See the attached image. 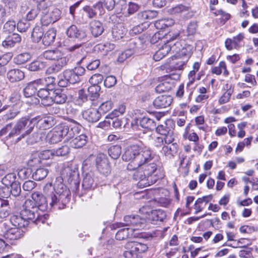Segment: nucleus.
Masks as SVG:
<instances>
[{
  "label": "nucleus",
  "mask_w": 258,
  "mask_h": 258,
  "mask_svg": "<svg viewBox=\"0 0 258 258\" xmlns=\"http://www.w3.org/2000/svg\"><path fill=\"white\" fill-rule=\"evenodd\" d=\"M63 179L68 180L73 190L78 189L80 180L78 171L69 166L64 167L61 169V176L57 177L54 183L53 188L55 194H51L46 198L39 192H34L31 196V201L33 203L32 206L37 210L45 211L47 209L49 202L51 207L56 206L59 209H63L71 198L70 190L62 183Z\"/></svg>",
  "instance_id": "1"
},
{
  "label": "nucleus",
  "mask_w": 258,
  "mask_h": 258,
  "mask_svg": "<svg viewBox=\"0 0 258 258\" xmlns=\"http://www.w3.org/2000/svg\"><path fill=\"white\" fill-rule=\"evenodd\" d=\"M67 120L70 121V124L66 123H60L47 134L46 140L49 143H57L65 137L68 140L73 138L76 134L79 133L82 127L81 125L73 119L68 118Z\"/></svg>",
  "instance_id": "2"
},
{
  "label": "nucleus",
  "mask_w": 258,
  "mask_h": 258,
  "mask_svg": "<svg viewBox=\"0 0 258 258\" xmlns=\"http://www.w3.org/2000/svg\"><path fill=\"white\" fill-rule=\"evenodd\" d=\"M157 165L153 160L151 162L144 163L140 167L136 169L134 174V178L138 181L137 185L139 188H144L153 183L150 179L151 175L157 170Z\"/></svg>",
  "instance_id": "3"
},
{
  "label": "nucleus",
  "mask_w": 258,
  "mask_h": 258,
  "mask_svg": "<svg viewBox=\"0 0 258 258\" xmlns=\"http://www.w3.org/2000/svg\"><path fill=\"white\" fill-rule=\"evenodd\" d=\"M34 127V123L32 118L30 119L27 117H22L18 120L9 134V137L13 138L20 135L17 139V141H19L29 135L33 131Z\"/></svg>",
  "instance_id": "4"
},
{
  "label": "nucleus",
  "mask_w": 258,
  "mask_h": 258,
  "mask_svg": "<svg viewBox=\"0 0 258 258\" xmlns=\"http://www.w3.org/2000/svg\"><path fill=\"white\" fill-rule=\"evenodd\" d=\"M124 247L126 250L123 255L125 258H142V254L148 250L146 244L137 241H128Z\"/></svg>",
  "instance_id": "5"
},
{
  "label": "nucleus",
  "mask_w": 258,
  "mask_h": 258,
  "mask_svg": "<svg viewBox=\"0 0 258 258\" xmlns=\"http://www.w3.org/2000/svg\"><path fill=\"white\" fill-rule=\"evenodd\" d=\"M139 152L136 156L135 165L128 163L126 167L128 170H135L140 167L144 163H146L147 162H151L153 160L151 151L149 148L146 146H139Z\"/></svg>",
  "instance_id": "6"
},
{
  "label": "nucleus",
  "mask_w": 258,
  "mask_h": 258,
  "mask_svg": "<svg viewBox=\"0 0 258 258\" xmlns=\"http://www.w3.org/2000/svg\"><path fill=\"white\" fill-rule=\"evenodd\" d=\"M179 78L180 76L177 74L164 76L161 78L160 83L156 86V91L159 93L169 91L174 87L176 81Z\"/></svg>",
  "instance_id": "7"
},
{
  "label": "nucleus",
  "mask_w": 258,
  "mask_h": 258,
  "mask_svg": "<svg viewBox=\"0 0 258 258\" xmlns=\"http://www.w3.org/2000/svg\"><path fill=\"white\" fill-rule=\"evenodd\" d=\"M145 223L146 220L138 215H126L124 217L123 222L119 223L118 227L130 226V228L134 229V232L136 230L144 228L146 226Z\"/></svg>",
  "instance_id": "8"
},
{
  "label": "nucleus",
  "mask_w": 258,
  "mask_h": 258,
  "mask_svg": "<svg viewBox=\"0 0 258 258\" xmlns=\"http://www.w3.org/2000/svg\"><path fill=\"white\" fill-rule=\"evenodd\" d=\"M66 34L68 38L73 41H87V34L86 31L73 24L70 26L66 31Z\"/></svg>",
  "instance_id": "9"
},
{
  "label": "nucleus",
  "mask_w": 258,
  "mask_h": 258,
  "mask_svg": "<svg viewBox=\"0 0 258 258\" xmlns=\"http://www.w3.org/2000/svg\"><path fill=\"white\" fill-rule=\"evenodd\" d=\"M43 11L41 16V22L42 25L47 26L50 23H54L59 19L61 12L57 8H52L47 10L44 8L42 9Z\"/></svg>",
  "instance_id": "10"
},
{
  "label": "nucleus",
  "mask_w": 258,
  "mask_h": 258,
  "mask_svg": "<svg viewBox=\"0 0 258 258\" xmlns=\"http://www.w3.org/2000/svg\"><path fill=\"white\" fill-rule=\"evenodd\" d=\"M3 226L6 229V231L4 232V237L11 244L24 236L25 232L22 229L15 227L7 229V224L6 223H3Z\"/></svg>",
  "instance_id": "11"
},
{
  "label": "nucleus",
  "mask_w": 258,
  "mask_h": 258,
  "mask_svg": "<svg viewBox=\"0 0 258 258\" xmlns=\"http://www.w3.org/2000/svg\"><path fill=\"white\" fill-rule=\"evenodd\" d=\"M33 201L31 200H27L23 206V209L21 210L20 213L22 217L24 218L26 221L29 222V221H33L36 217L37 213V210L36 208H34Z\"/></svg>",
  "instance_id": "12"
},
{
  "label": "nucleus",
  "mask_w": 258,
  "mask_h": 258,
  "mask_svg": "<svg viewBox=\"0 0 258 258\" xmlns=\"http://www.w3.org/2000/svg\"><path fill=\"white\" fill-rule=\"evenodd\" d=\"M66 78H67L70 84H75L80 82V77L85 73V70L83 67H77L73 69L66 70Z\"/></svg>",
  "instance_id": "13"
},
{
  "label": "nucleus",
  "mask_w": 258,
  "mask_h": 258,
  "mask_svg": "<svg viewBox=\"0 0 258 258\" xmlns=\"http://www.w3.org/2000/svg\"><path fill=\"white\" fill-rule=\"evenodd\" d=\"M96 166L99 172L105 176L110 173V167L107 158L104 154H99L96 158Z\"/></svg>",
  "instance_id": "14"
},
{
  "label": "nucleus",
  "mask_w": 258,
  "mask_h": 258,
  "mask_svg": "<svg viewBox=\"0 0 258 258\" xmlns=\"http://www.w3.org/2000/svg\"><path fill=\"white\" fill-rule=\"evenodd\" d=\"M34 121V126L37 123L39 128L42 130H47L51 127L55 123L54 118L52 116H43L38 115L32 118Z\"/></svg>",
  "instance_id": "15"
},
{
  "label": "nucleus",
  "mask_w": 258,
  "mask_h": 258,
  "mask_svg": "<svg viewBox=\"0 0 258 258\" xmlns=\"http://www.w3.org/2000/svg\"><path fill=\"white\" fill-rule=\"evenodd\" d=\"M103 79V76L100 74H95L90 78L89 81L92 86L88 88V91L90 94H92L91 100H94L99 97V94L97 92L99 87L97 85L101 83Z\"/></svg>",
  "instance_id": "16"
},
{
  "label": "nucleus",
  "mask_w": 258,
  "mask_h": 258,
  "mask_svg": "<svg viewBox=\"0 0 258 258\" xmlns=\"http://www.w3.org/2000/svg\"><path fill=\"white\" fill-rule=\"evenodd\" d=\"M244 37V33H240L233 38L226 39L225 42L226 48L228 50L239 49L242 45Z\"/></svg>",
  "instance_id": "17"
},
{
  "label": "nucleus",
  "mask_w": 258,
  "mask_h": 258,
  "mask_svg": "<svg viewBox=\"0 0 258 258\" xmlns=\"http://www.w3.org/2000/svg\"><path fill=\"white\" fill-rule=\"evenodd\" d=\"M139 146L134 145L127 147L122 155V159L125 161H130L129 163L135 165L136 156L139 152Z\"/></svg>",
  "instance_id": "18"
},
{
  "label": "nucleus",
  "mask_w": 258,
  "mask_h": 258,
  "mask_svg": "<svg viewBox=\"0 0 258 258\" xmlns=\"http://www.w3.org/2000/svg\"><path fill=\"white\" fill-rule=\"evenodd\" d=\"M69 59L64 56H61L60 58L54 60V62L50 65L46 70L47 74H56L60 71L68 63Z\"/></svg>",
  "instance_id": "19"
},
{
  "label": "nucleus",
  "mask_w": 258,
  "mask_h": 258,
  "mask_svg": "<svg viewBox=\"0 0 258 258\" xmlns=\"http://www.w3.org/2000/svg\"><path fill=\"white\" fill-rule=\"evenodd\" d=\"M53 89L50 88H39L37 92L38 96L41 98V103L44 106L52 105L51 96Z\"/></svg>",
  "instance_id": "20"
},
{
  "label": "nucleus",
  "mask_w": 258,
  "mask_h": 258,
  "mask_svg": "<svg viewBox=\"0 0 258 258\" xmlns=\"http://www.w3.org/2000/svg\"><path fill=\"white\" fill-rule=\"evenodd\" d=\"M22 40L21 36L17 33L9 34L2 42V46L6 49L12 48L21 42Z\"/></svg>",
  "instance_id": "21"
},
{
  "label": "nucleus",
  "mask_w": 258,
  "mask_h": 258,
  "mask_svg": "<svg viewBox=\"0 0 258 258\" xmlns=\"http://www.w3.org/2000/svg\"><path fill=\"white\" fill-rule=\"evenodd\" d=\"M174 126L175 124L173 120L168 119L164 124L158 125L155 128L157 133L164 136L174 132Z\"/></svg>",
  "instance_id": "22"
},
{
  "label": "nucleus",
  "mask_w": 258,
  "mask_h": 258,
  "mask_svg": "<svg viewBox=\"0 0 258 258\" xmlns=\"http://www.w3.org/2000/svg\"><path fill=\"white\" fill-rule=\"evenodd\" d=\"M166 218L165 212L161 210L152 211L148 215V220L153 224H157L158 222H162Z\"/></svg>",
  "instance_id": "23"
},
{
  "label": "nucleus",
  "mask_w": 258,
  "mask_h": 258,
  "mask_svg": "<svg viewBox=\"0 0 258 258\" xmlns=\"http://www.w3.org/2000/svg\"><path fill=\"white\" fill-rule=\"evenodd\" d=\"M83 118L90 122H95L99 120L101 114L98 110L91 108L82 112Z\"/></svg>",
  "instance_id": "24"
},
{
  "label": "nucleus",
  "mask_w": 258,
  "mask_h": 258,
  "mask_svg": "<svg viewBox=\"0 0 258 258\" xmlns=\"http://www.w3.org/2000/svg\"><path fill=\"white\" fill-rule=\"evenodd\" d=\"M172 101V99L170 96L161 95L154 100L153 104L156 108H162L169 106Z\"/></svg>",
  "instance_id": "25"
},
{
  "label": "nucleus",
  "mask_w": 258,
  "mask_h": 258,
  "mask_svg": "<svg viewBox=\"0 0 258 258\" xmlns=\"http://www.w3.org/2000/svg\"><path fill=\"white\" fill-rule=\"evenodd\" d=\"M24 77V72L19 69H12L10 70L7 73L8 79L12 83L20 81Z\"/></svg>",
  "instance_id": "26"
},
{
  "label": "nucleus",
  "mask_w": 258,
  "mask_h": 258,
  "mask_svg": "<svg viewBox=\"0 0 258 258\" xmlns=\"http://www.w3.org/2000/svg\"><path fill=\"white\" fill-rule=\"evenodd\" d=\"M134 229L129 228L120 229L116 234V239L118 240H123L127 238L136 237V235L134 232Z\"/></svg>",
  "instance_id": "27"
},
{
  "label": "nucleus",
  "mask_w": 258,
  "mask_h": 258,
  "mask_svg": "<svg viewBox=\"0 0 258 258\" xmlns=\"http://www.w3.org/2000/svg\"><path fill=\"white\" fill-rule=\"evenodd\" d=\"M94 178V175L93 173L89 172L87 173L83 180V188L85 189L94 188L96 185V183H95Z\"/></svg>",
  "instance_id": "28"
},
{
  "label": "nucleus",
  "mask_w": 258,
  "mask_h": 258,
  "mask_svg": "<svg viewBox=\"0 0 258 258\" xmlns=\"http://www.w3.org/2000/svg\"><path fill=\"white\" fill-rule=\"evenodd\" d=\"M11 213L9 201L7 199L0 198V218H5L7 217Z\"/></svg>",
  "instance_id": "29"
},
{
  "label": "nucleus",
  "mask_w": 258,
  "mask_h": 258,
  "mask_svg": "<svg viewBox=\"0 0 258 258\" xmlns=\"http://www.w3.org/2000/svg\"><path fill=\"white\" fill-rule=\"evenodd\" d=\"M52 104L53 103L56 104H63L67 99V95L60 90H53L51 96Z\"/></svg>",
  "instance_id": "30"
},
{
  "label": "nucleus",
  "mask_w": 258,
  "mask_h": 258,
  "mask_svg": "<svg viewBox=\"0 0 258 258\" xmlns=\"http://www.w3.org/2000/svg\"><path fill=\"white\" fill-rule=\"evenodd\" d=\"M56 30L54 28L48 29L44 34L42 38L43 44L45 46L51 45L55 40Z\"/></svg>",
  "instance_id": "31"
},
{
  "label": "nucleus",
  "mask_w": 258,
  "mask_h": 258,
  "mask_svg": "<svg viewBox=\"0 0 258 258\" xmlns=\"http://www.w3.org/2000/svg\"><path fill=\"white\" fill-rule=\"evenodd\" d=\"M11 224L15 228H24L28 225V221L22 217L21 214L20 215H13L11 217L10 220Z\"/></svg>",
  "instance_id": "32"
},
{
  "label": "nucleus",
  "mask_w": 258,
  "mask_h": 258,
  "mask_svg": "<svg viewBox=\"0 0 258 258\" xmlns=\"http://www.w3.org/2000/svg\"><path fill=\"white\" fill-rule=\"evenodd\" d=\"M90 30L94 37H98L104 31L103 24L99 21L94 20L90 23Z\"/></svg>",
  "instance_id": "33"
},
{
  "label": "nucleus",
  "mask_w": 258,
  "mask_h": 258,
  "mask_svg": "<svg viewBox=\"0 0 258 258\" xmlns=\"http://www.w3.org/2000/svg\"><path fill=\"white\" fill-rule=\"evenodd\" d=\"M64 54L59 49H55L45 51L43 53L42 55L43 57L46 59L54 61L60 58V57Z\"/></svg>",
  "instance_id": "34"
},
{
  "label": "nucleus",
  "mask_w": 258,
  "mask_h": 258,
  "mask_svg": "<svg viewBox=\"0 0 258 258\" xmlns=\"http://www.w3.org/2000/svg\"><path fill=\"white\" fill-rule=\"evenodd\" d=\"M39 82H36V80L28 84L24 89L23 93L26 97H30L34 95L38 90Z\"/></svg>",
  "instance_id": "35"
},
{
  "label": "nucleus",
  "mask_w": 258,
  "mask_h": 258,
  "mask_svg": "<svg viewBox=\"0 0 258 258\" xmlns=\"http://www.w3.org/2000/svg\"><path fill=\"white\" fill-rule=\"evenodd\" d=\"M87 142V137L84 134H81L71 141V146L74 148L83 147Z\"/></svg>",
  "instance_id": "36"
},
{
  "label": "nucleus",
  "mask_w": 258,
  "mask_h": 258,
  "mask_svg": "<svg viewBox=\"0 0 258 258\" xmlns=\"http://www.w3.org/2000/svg\"><path fill=\"white\" fill-rule=\"evenodd\" d=\"M169 36H171V37L169 38V40L167 41L166 42H165V41H164V45H163L162 47L159 49V50L161 52V53L162 54V55H163L164 56H165L171 50V44H170V43L171 42V41L175 40L179 36V33L176 32L173 35L169 34Z\"/></svg>",
  "instance_id": "37"
},
{
  "label": "nucleus",
  "mask_w": 258,
  "mask_h": 258,
  "mask_svg": "<svg viewBox=\"0 0 258 258\" xmlns=\"http://www.w3.org/2000/svg\"><path fill=\"white\" fill-rule=\"evenodd\" d=\"M177 145L176 143H172L171 145L163 146L161 153L166 157L170 158L172 157L177 152Z\"/></svg>",
  "instance_id": "38"
},
{
  "label": "nucleus",
  "mask_w": 258,
  "mask_h": 258,
  "mask_svg": "<svg viewBox=\"0 0 258 258\" xmlns=\"http://www.w3.org/2000/svg\"><path fill=\"white\" fill-rule=\"evenodd\" d=\"M141 126L145 128L150 130H153L156 128V123L155 121L148 117H143L140 120Z\"/></svg>",
  "instance_id": "39"
},
{
  "label": "nucleus",
  "mask_w": 258,
  "mask_h": 258,
  "mask_svg": "<svg viewBox=\"0 0 258 258\" xmlns=\"http://www.w3.org/2000/svg\"><path fill=\"white\" fill-rule=\"evenodd\" d=\"M113 105V103L111 100H104L100 105L98 110L101 115L105 114L112 109Z\"/></svg>",
  "instance_id": "40"
},
{
  "label": "nucleus",
  "mask_w": 258,
  "mask_h": 258,
  "mask_svg": "<svg viewBox=\"0 0 258 258\" xmlns=\"http://www.w3.org/2000/svg\"><path fill=\"white\" fill-rule=\"evenodd\" d=\"M108 153L111 158L117 159L121 154V147L119 145L112 146L108 149Z\"/></svg>",
  "instance_id": "41"
},
{
  "label": "nucleus",
  "mask_w": 258,
  "mask_h": 258,
  "mask_svg": "<svg viewBox=\"0 0 258 258\" xmlns=\"http://www.w3.org/2000/svg\"><path fill=\"white\" fill-rule=\"evenodd\" d=\"M47 169L43 168H38L33 173L32 177L33 179L37 181L41 180L45 178L48 174Z\"/></svg>",
  "instance_id": "42"
},
{
  "label": "nucleus",
  "mask_w": 258,
  "mask_h": 258,
  "mask_svg": "<svg viewBox=\"0 0 258 258\" xmlns=\"http://www.w3.org/2000/svg\"><path fill=\"white\" fill-rule=\"evenodd\" d=\"M43 32L41 28L39 27H35L31 33V37L33 41L34 42H38L43 37Z\"/></svg>",
  "instance_id": "43"
},
{
  "label": "nucleus",
  "mask_w": 258,
  "mask_h": 258,
  "mask_svg": "<svg viewBox=\"0 0 258 258\" xmlns=\"http://www.w3.org/2000/svg\"><path fill=\"white\" fill-rule=\"evenodd\" d=\"M36 82H39V85L42 84L50 88V86L55 84V78L52 76H48L43 79L36 80Z\"/></svg>",
  "instance_id": "44"
},
{
  "label": "nucleus",
  "mask_w": 258,
  "mask_h": 258,
  "mask_svg": "<svg viewBox=\"0 0 258 258\" xmlns=\"http://www.w3.org/2000/svg\"><path fill=\"white\" fill-rule=\"evenodd\" d=\"M112 34L116 40L123 38L124 33L122 27L121 25L114 26L112 30Z\"/></svg>",
  "instance_id": "45"
},
{
  "label": "nucleus",
  "mask_w": 258,
  "mask_h": 258,
  "mask_svg": "<svg viewBox=\"0 0 258 258\" xmlns=\"http://www.w3.org/2000/svg\"><path fill=\"white\" fill-rule=\"evenodd\" d=\"M125 111V106L124 105H120L117 109H114L111 113L108 115V117L113 119L117 116L123 114Z\"/></svg>",
  "instance_id": "46"
},
{
  "label": "nucleus",
  "mask_w": 258,
  "mask_h": 258,
  "mask_svg": "<svg viewBox=\"0 0 258 258\" xmlns=\"http://www.w3.org/2000/svg\"><path fill=\"white\" fill-rule=\"evenodd\" d=\"M44 67V62L39 60H35L29 64L28 69L31 71H38L43 69Z\"/></svg>",
  "instance_id": "47"
},
{
  "label": "nucleus",
  "mask_w": 258,
  "mask_h": 258,
  "mask_svg": "<svg viewBox=\"0 0 258 258\" xmlns=\"http://www.w3.org/2000/svg\"><path fill=\"white\" fill-rule=\"evenodd\" d=\"M16 23L14 21H8L3 26V31L6 34H11L15 29Z\"/></svg>",
  "instance_id": "48"
},
{
  "label": "nucleus",
  "mask_w": 258,
  "mask_h": 258,
  "mask_svg": "<svg viewBox=\"0 0 258 258\" xmlns=\"http://www.w3.org/2000/svg\"><path fill=\"white\" fill-rule=\"evenodd\" d=\"M30 24L29 21L26 19H22L20 20L17 25V29L21 32H26L30 27Z\"/></svg>",
  "instance_id": "49"
},
{
  "label": "nucleus",
  "mask_w": 258,
  "mask_h": 258,
  "mask_svg": "<svg viewBox=\"0 0 258 258\" xmlns=\"http://www.w3.org/2000/svg\"><path fill=\"white\" fill-rule=\"evenodd\" d=\"M40 10H42V9H40L38 6L31 9L27 13L26 19L29 21L34 20L37 16Z\"/></svg>",
  "instance_id": "50"
},
{
  "label": "nucleus",
  "mask_w": 258,
  "mask_h": 258,
  "mask_svg": "<svg viewBox=\"0 0 258 258\" xmlns=\"http://www.w3.org/2000/svg\"><path fill=\"white\" fill-rule=\"evenodd\" d=\"M189 7L183 5H178L170 9L171 14L176 15L188 11Z\"/></svg>",
  "instance_id": "51"
},
{
  "label": "nucleus",
  "mask_w": 258,
  "mask_h": 258,
  "mask_svg": "<svg viewBox=\"0 0 258 258\" xmlns=\"http://www.w3.org/2000/svg\"><path fill=\"white\" fill-rule=\"evenodd\" d=\"M31 58V55L30 53L27 52L22 53L18 54L15 59L18 64H23L28 61Z\"/></svg>",
  "instance_id": "52"
},
{
  "label": "nucleus",
  "mask_w": 258,
  "mask_h": 258,
  "mask_svg": "<svg viewBox=\"0 0 258 258\" xmlns=\"http://www.w3.org/2000/svg\"><path fill=\"white\" fill-rule=\"evenodd\" d=\"M20 112V111L15 107L10 109L8 112L4 115L3 119L9 120L14 118Z\"/></svg>",
  "instance_id": "53"
},
{
  "label": "nucleus",
  "mask_w": 258,
  "mask_h": 258,
  "mask_svg": "<svg viewBox=\"0 0 258 258\" xmlns=\"http://www.w3.org/2000/svg\"><path fill=\"white\" fill-rule=\"evenodd\" d=\"M88 101V96L83 89L80 90L78 92V97L76 100V103L82 106L84 103Z\"/></svg>",
  "instance_id": "54"
},
{
  "label": "nucleus",
  "mask_w": 258,
  "mask_h": 258,
  "mask_svg": "<svg viewBox=\"0 0 258 258\" xmlns=\"http://www.w3.org/2000/svg\"><path fill=\"white\" fill-rule=\"evenodd\" d=\"M233 90L230 89L227 90L219 99V104L220 105H222L228 102L230 99Z\"/></svg>",
  "instance_id": "55"
},
{
  "label": "nucleus",
  "mask_w": 258,
  "mask_h": 258,
  "mask_svg": "<svg viewBox=\"0 0 258 258\" xmlns=\"http://www.w3.org/2000/svg\"><path fill=\"white\" fill-rule=\"evenodd\" d=\"M65 76L66 73L64 71L58 76L57 84L60 87H66L70 84L69 80Z\"/></svg>",
  "instance_id": "56"
},
{
  "label": "nucleus",
  "mask_w": 258,
  "mask_h": 258,
  "mask_svg": "<svg viewBox=\"0 0 258 258\" xmlns=\"http://www.w3.org/2000/svg\"><path fill=\"white\" fill-rule=\"evenodd\" d=\"M134 53V50L132 49H129L122 52L118 57L117 60L122 62L126 59L131 56Z\"/></svg>",
  "instance_id": "57"
},
{
  "label": "nucleus",
  "mask_w": 258,
  "mask_h": 258,
  "mask_svg": "<svg viewBox=\"0 0 258 258\" xmlns=\"http://www.w3.org/2000/svg\"><path fill=\"white\" fill-rule=\"evenodd\" d=\"M11 193L14 197H18L21 191L20 184L19 182H13L11 185Z\"/></svg>",
  "instance_id": "58"
},
{
  "label": "nucleus",
  "mask_w": 258,
  "mask_h": 258,
  "mask_svg": "<svg viewBox=\"0 0 258 258\" xmlns=\"http://www.w3.org/2000/svg\"><path fill=\"white\" fill-rule=\"evenodd\" d=\"M116 83V79L113 76L107 77L104 81V86L109 88L114 86Z\"/></svg>",
  "instance_id": "59"
},
{
  "label": "nucleus",
  "mask_w": 258,
  "mask_h": 258,
  "mask_svg": "<svg viewBox=\"0 0 258 258\" xmlns=\"http://www.w3.org/2000/svg\"><path fill=\"white\" fill-rule=\"evenodd\" d=\"M13 56L12 53H7L0 56V66H5L8 64Z\"/></svg>",
  "instance_id": "60"
},
{
  "label": "nucleus",
  "mask_w": 258,
  "mask_h": 258,
  "mask_svg": "<svg viewBox=\"0 0 258 258\" xmlns=\"http://www.w3.org/2000/svg\"><path fill=\"white\" fill-rule=\"evenodd\" d=\"M15 179V175L13 174H8L2 179V182L6 186H9L13 182H16Z\"/></svg>",
  "instance_id": "61"
},
{
  "label": "nucleus",
  "mask_w": 258,
  "mask_h": 258,
  "mask_svg": "<svg viewBox=\"0 0 258 258\" xmlns=\"http://www.w3.org/2000/svg\"><path fill=\"white\" fill-rule=\"evenodd\" d=\"M70 152V148L67 146L64 145L61 147L60 148L57 149L55 153L56 156H64Z\"/></svg>",
  "instance_id": "62"
},
{
  "label": "nucleus",
  "mask_w": 258,
  "mask_h": 258,
  "mask_svg": "<svg viewBox=\"0 0 258 258\" xmlns=\"http://www.w3.org/2000/svg\"><path fill=\"white\" fill-rule=\"evenodd\" d=\"M101 3L108 11L112 10L115 6V2L114 0H101Z\"/></svg>",
  "instance_id": "63"
},
{
  "label": "nucleus",
  "mask_w": 258,
  "mask_h": 258,
  "mask_svg": "<svg viewBox=\"0 0 258 258\" xmlns=\"http://www.w3.org/2000/svg\"><path fill=\"white\" fill-rule=\"evenodd\" d=\"M140 7L141 6L136 3L130 2L128 4V14L130 15L134 14L140 9Z\"/></svg>",
  "instance_id": "64"
}]
</instances>
